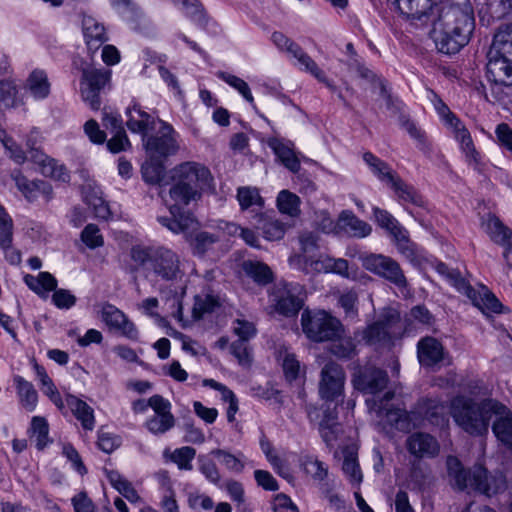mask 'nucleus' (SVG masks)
I'll use <instances>...</instances> for the list:
<instances>
[{
    "label": "nucleus",
    "instance_id": "obj_51",
    "mask_svg": "<svg viewBox=\"0 0 512 512\" xmlns=\"http://www.w3.org/2000/svg\"><path fill=\"white\" fill-rule=\"evenodd\" d=\"M175 426V417L172 413L153 415L145 422L147 430L154 435H162Z\"/></svg>",
    "mask_w": 512,
    "mask_h": 512
},
{
    "label": "nucleus",
    "instance_id": "obj_21",
    "mask_svg": "<svg viewBox=\"0 0 512 512\" xmlns=\"http://www.w3.org/2000/svg\"><path fill=\"white\" fill-rule=\"evenodd\" d=\"M444 347L434 337H424L417 344V357L423 367L432 368L444 359Z\"/></svg>",
    "mask_w": 512,
    "mask_h": 512
},
{
    "label": "nucleus",
    "instance_id": "obj_40",
    "mask_svg": "<svg viewBox=\"0 0 512 512\" xmlns=\"http://www.w3.org/2000/svg\"><path fill=\"white\" fill-rule=\"evenodd\" d=\"M339 426L337 413L327 409L319 423V433L327 446L332 447L338 439Z\"/></svg>",
    "mask_w": 512,
    "mask_h": 512
},
{
    "label": "nucleus",
    "instance_id": "obj_2",
    "mask_svg": "<svg viewBox=\"0 0 512 512\" xmlns=\"http://www.w3.org/2000/svg\"><path fill=\"white\" fill-rule=\"evenodd\" d=\"M172 181L169 196L172 204L169 211L179 206H188L201 199L202 193L213 186V176L208 167L195 161H186L170 170Z\"/></svg>",
    "mask_w": 512,
    "mask_h": 512
},
{
    "label": "nucleus",
    "instance_id": "obj_38",
    "mask_svg": "<svg viewBox=\"0 0 512 512\" xmlns=\"http://www.w3.org/2000/svg\"><path fill=\"white\" fill-rule=\"evenodd\" d=\"M436 270L441 275L446 276L451 284L462 294L466 295L471 301H476V290L461 276L456 270H451L444 263H439Z\"/></svg>",
    "mask_w": 512,
    "mask_h": 512
},
{
    "label": "nucleus",
    "instance_id": "obj_58",
    "mask_svg": "<svg viewBox=\"0 0 512 512\" xmlns=\"http://www.w3.org/2000/svg\"><path fill=\"white\" fill-rule=\"evenodd\" d=\"M483 293L480 294L476 291V301H472L474 305L487 309L494 313H501L503 309L502 303L496 298V296L488 291L485 287H482Z\"/></svg>",
    "mask_w": 512,
    "mask_h": 512
},
{
    "label": "nucleus",
    "instance_id": "obj_45",
    "mask_svg": "<svg viewBox=\"0 0 512 512\" xmlns=\"http://www.w3.org/2000/svg\"><path fill=\"white\" fill-rule=\"evenodd\" d=\"M333 342L329 348V352L340 360H350L357 355V346L355 340L350 336L341 335Z\"/></svg>",
    "mask_w": 512,
    "mask_h": 512
},
{
    "label": "nucleus",
    "instance_id": "obj_55",
    "mask_svg": "<svg viewBox=\"0 0 512 512\" xmlns=\"http://www.w3.org/2000/svg\"><path fill=\"white\" fill-rule=\"evenodd\" d=\"M393 241L399 253L403 255L407 260L410 262L418 261L419 253L417 245L410 240L407 230L393 239Z\"/></svg>",
    "mask_w": 512,
    "mask_h": 512
},
{
    "label": "nucleus",
    "instance_id": "obj_37",
    "mask_svg": "<svg viewBox=\"0 0 512 512\" xmlns=\"http://www.w3.org/2000/svg\"><path fill=\"white\" fill-rule=\"evenodd\" d=\"M26 88L37 100H42L50 94V83L45 71L35 69L26 81Z\"/></svg>",
    "mask_w": 512,
    "mask_h": 512
},
{
    "label": "nucleus",
    "instance_id": "obj_27",
    "mask_svg": "<svg viewBox=\"0 0 512 512\" xmlns=\"http://www.w3.org/2000/svg\"><path fill=\"white\" fill-rule=\"evenodd\" d=\"M363 161L369 167L371 173L388 187L397 179L398 173L392 167L371 152L363 154Z\"/></svg>",
    "mask_w": 512,
    "mask_h": 512
},
{
    "label": "nucleus",
    "instance_id": "obj_18",
    "mask_svg": "<svg viewBox=\"0 0 512 512\" xmlns=\"http://www.w3.org/2000/svg\"><path fill=\"white\" fill-rule=\"evenodd\" d=\"M408 452L417 458H433L439 454L440 445L437 439L424 432H415L406 440Z\"/></svg>",
    "mask_w": 512,
    "mask_h": 512
},
{
    "label": "nucleus",
    "instance_id": "obj_25",
    "mask_svg": "<svg viewBox=\"0 0 512 512\" xmlns=\"http://www.w3.org/2000/svg\"><path fill=\"white\" fill-rule=\"evenodd\" d=\"M82 30L87 48L92 52H96L108 40L103 24L91 16L83 17Z\"/></svg>",
    "mask_w": 512,
    "mask_h": 512
},
{
    "label": "nucleus",
    "instance_id": "obj_63",
    "mask_svg": "<svg viewBox=\"0 0 512 512\" xmlns=\"http://www.w3.org/2000/svg\"><path fill=\"white\" fill-rule=\"evenodd\" d=\"M198 463L199 470L205 476V478L211 483L219 486L221 476L214 461L205 455H200L198 457Z\"/></svg>",
    "mask_w": 512,
    "mask_h": 512
},
{
    "label": "nucleus",
    "instance_id": "obj_59",
    "mask_svg": "<svg viewBox=\"0 0 512 512\" xmlns=\"http://www.w3.org/2000/svg\"><path fill=\"white\" fill-rule=\"evenodd\" d=\"M428 92V99L433 104L436 112L438 115L445 120L446 124L448 125L452 121H456L458 118L444 103V101L441 99V97L432 89H427Z\"/></svg>",
    "mask_w": 512,
    "mask_h": 512
},
{
    "label": "nucleus",
    "instance_id": "obj_3",
    "mask_svg": "<svg viewBox=\"0 0 512 512\" xmlns=\"http://www.w3.org/2000/svg\"><path fill=\"white\" fill-rule=\"evenodd\" d=\"M130 257L137 267L156 279L174 282L184 275L179 255L167 247L135 245L130 250Z\"/></svg>",
    "mask_w": 512,
    "mask_h": 512
},
{
    "label": "nucleus",
    "instance_id": "obj_30",
    "mask_svg": "<svg viewBox=\"0 0 512 512\" xmlns=\"http://www.w3.org/2000/svg\"><path fill=\"white\" fill-rule=\"evenodd\" d=\"M66 403L71 409L73 415L81 422L83 429L93 430L95 427L94 410L85 401L78 397L68 394L66 396Z\"/></svg>",
    "mask_w": 512,
    "mask_h": 512
},
{
    "label": "nucleus",
    "instance_id": "obj_11",
    "mask_svg": "<svg viewBox=\"0 0 512 512\" xmlns=\"http://www.w3.org/2000/svg\"><path fill=\"white\" fill-rule=\"evenodd\" d=\"M160 128L154 135L143 136L144 147L151 159L166 160L169 156L176 154L179 150L178 133L172 125L160 121Z\"/></svg>",
    "mask_w": 512,
    "mask_h": 512
},
{
    "label": "nucleus",
    "instance_id": "obj_50",
    "mask_svg": "<svg viewBox=\"0 0 512 512\" xmlns=\"http://www.w3.org/2000/svg\"><path fill=\"white\" fill-rule=\"evenodd\" d=\"M244 272L258 284H267L272 281L271 269L259 261L247 260L243 262Z\"/></svg>",
    "mask_w": 512,
    "mask_h": 512
},
{
    "label": "nucleus",
    "instance_id": "obj_24",
    "mask_svg": "<svg viewBox=\"0 0 512 512\" xmlns=\"http://www.w3.org/2000/svg\"><path fill=\"white\" fill-rule=\"evenodd\" d=\"M185 206H179L174 213L170 211L171 217H158V221L164 227H167L173 233H183L188 236L189 231L196 228L197 220L191 213L181 212ZM189 237H187L188 239Z\"/></svg>",
    "mask_w": 512,
    "mask_h": 512
},
{
    "label": "nucleus",
    "instance_id": "obj_52",
    "mask_svg": "<svg viewBox=\"0 0 512 512\" xmlns=\"http://www.w3.org/2000/svg\"><path fill=\"white\" fill-rule=\"evenodd\" d=\"M216 75L219 79L236 89L253 108H256L251 90L243 79L223 71L217 72Z\"/></svg>",
    "mask_w": 512,
    "mask_h": 512
},
{
    "label": "nucleus",
    "instance_id": "obj_47",
    "mask_svg": "<svg viewBox=\"0 0 512 512\" xmlns=\"http://www.w3.org/2000/svg\"><path fill=\"white\" fill-rule=\"evenodd\" d=\"M162 159H151L149 157L141 167L143 180L151 185L161 184L165 175V166Z\"/></svg>",
    "mask_w": 512,
    "mask_h": 512
},
{
    "label": "nucleus",
    "instance_id": "obj_28",
    "mask_svg": "<svg viewBox=\"0 0 512 512\" xmlns=\"http://www.w3.org/2000/svg\"><path fill=\"white\" fill-rule=\"evenodd\" d=\"M503 411L499 410L493 413L496 417L492 426V431L497 439L506 447L512 450V413L502 404Z\"/></svg>",
    "mask_w": 512,
    "mask_h": 512
},
{
    "label": "nucleus",
    "instance_id": "obj_56",
    "mask_svg": "<svg viewBox=\"0 0 512 512\" xmlns=\"http://www.w3.org/2000/svg\"><path fill=\"white\" fill-rule=\"evenodd\" d=\"M425 417L430 424L444 427L448 424V417L446 415V407L443 403L429 400Z\"/></svg>",
    "mask_w": 512,
    "mask_h": 512
},
{
    "label": "nucleus",
    "instance_id": "obj_46",
    "mask_svg": "<svg viewBox=\"0 0 512 512\" xmlns=\"http://www.w3.org/2000/svg\"><path fill=\"white\" fill-rule=\"evenodd\" d=\"M373 215L376 223L381 228L385 229L393 239L406 231V229L398 222V220L385 209L374 207Z\"/></svg>",
    "mask_w": 512,
    "mask_h": 512
},
{
    "label": "nucleus",
    "instance_id": "obj_62",
    "mask_svg": "<svg viewBox=\"0 0 512 512\" xmlns=\"http://www.w3.org/2000/svg\"><path fill=\"white\" fill-rule=\"evenodd\" d=\"M16 85L7 79L0 80V109L15 106Z\"/></svg>",
    "mask_w": 512,
    "mask_h": 512
},
{
    "label": "nucleus",
    "instance_id": "obj_49",
    "mask_svg": "<svg viewBox=\"0 0 512 512\" xmlns=\"http://www.w3.org/2000/svg\"><path fill=\"white\" fill-rule=\"evenodd\" d=\"M344 460L342 470L351 483L360 484L362 482V472L358 463L357 453L353 448H346L343 451Z\"/></svg>",
    "mask_w": 512,
    "mask_h": 512
},
{
    "label": "nucleus",
    "instance_id": "obj_31",
    "mask_svg": "<svg viewBox=\"0 0 512 512\" xmlns=\"http://www.w3.org/2000/svg\"><path fill=\"white\" fill-rule=\"evenodd\" d=\"M19 403L27 412H33L38 403V393L33 384L17 375L13 378Z\"/></svg>",
    "mask_w": 512,
    "mask_h": 512
},
{
    "label": "nucleus",
    "instance_id": "obj_12",
    "mask_svg": "<svg viewBox=\"0 0 512 512\" xmlns=\"http://www.w3.org/2000/svg\"><path fill=\"white\" fill-rule=\"evenodd\" d=\"M345 371L343 367L333 360L324 364L320 372L318 392L325 402L342 401L345 385Z\"/></svg>",
    "mask_w": 512,
    "mask_h": 512
},
{
    "label": "nucleus",
    "instance_id": "obj_23",
    "mask_svg": "<svg viewBox=\"0 0 512 512\" xmlns=\"http://www.w3.org/2000/svg\"><path fill=\"white\" fill-rule=\"evenodd\" d=\"M268 145L285 168L292 173L300 171L301 163L292 142L272 138L268 141Z\"/></svg>",
    "mask_w": 512,
    "mask_h": 512
},
{
    "label": "nucleus",
    "instance_id": "obj_26",
    "mask_svg": "<svg viewBox=\"0 0 512 512\" xmlns=\"http://www.w3.org/2000/svg\"><path fill=\"white\" fill-rule=\"evenodd\" d=\"M126 114L128 116L126 125L131 132L145 136L149 129L154 128V118L144 111L140 104L133 103L127 108Z\"/></svg>",
    "mask_w": 512,
    "mask_h": 512
},
{
    "label": "nucleus",
    "instance_id": "obj_7",
    "mask_svg": "<svg viewBox=\"0 0 512 512\" xmlns=\"http://www.w3.org/2000/svg\"><path fill=\"white\" fill-rule=\"evenodd\" d=\"M43 140L41 132L36 128L26 135L25 145L29 160L38 166L40 173L45 177L64 183L68 182L70 180L68 169L64 164L44 153L41 149Z\"/></svg>",
    "mask_w": 512,
    "mask_h": 512
},
{
    "label": "nucleus",
    "instance_id": "obj_14",
    "mask_svg": "<svg viewBox=\"0 0 512 512\" xmlns=\"http://www.w3.org/2000/svg\"><path fill=\"white\" fill-rule=\"evenodd\" d=\"M301 294L302 287L299 284L286 283L274 288L271 301L279 314L292 317L297 315L303 307L304 300Z\"/></svg>",
    "mask_w": 512,
    "mask_h": 512
},
{
    "label": "nucleus",
    "instance_id": "obj_48",
    "mask_svg": "<svg viewBox=\"0 0 512 512\" xmlns=\"http://www.w3.org/2000/svg\"><path fill=\"white\" fill-rule=\"evenodd\" d=\"M485 231L493 242L498 245H505V242L509 240L512 235V230L505 226L502 221L494 216L490 215L485 223Z\"/></svg>",
    "mask_w": 512,
    "mask_h": 512
},
{
    "label": "nucleus",
    "instance_id": "obj_29",
    "mask_svg": "<svg viewBox=\"0 0 512 512\" xmlns=\"http://www.w3.org/2000/svg\"><path fill=\"white\" fill-rule=\"evenodd\" d=\"M254 225L262 231L263 237L269 241H277L284 237L286 225L278 219L265 216L262 212L253 215Z\"/></svg>",
    "mask_w": 512,
    "mask_h": 512
},
{
    "label": "nucleus",
    "instance_id": "obj_33",
    "mask_svg": "<svg viewBox=\"0 0 512 512\" xmlns=\"http://www.w3.org/2000/svg\"><path fill=\"white\" fill-rule=\"evenodd\" d=\"M178 5L182 13L197 27L205 29L208 25L207 17L202 5L198 0H171Z\"/></svg>",
    "mask_w": 512,
    "mask_h": 512
},
{
    "label": "nucleus",
    "instance_id": "obj_64",
    "mask_svg": "<svg viewBox=\"0 0 512 512\" xmlns=\"http://www.w3.org/2000/svg\"><path fill=\"white\" fill-rule=\"evenodd\" d=\"M101 320L106 324V326L111 330L118 322L124 320V316L126 314L110 303H105L100 311Z\"/></svg>",
    "mask_w": 512,
    "mask_h": 512
},
{
    "label": "nucleus",
    "instance_id": "obj_57",
    "mask_svg": "<svg viewBox=\"0 0 512 512\" xmlns=\"http://www.w3.org/2000/svg\"><path fill=\"white\" fill-rule=\"evenodd\" d=\"M13 242V220L0 205V248H5Z\"/></svg>",
    "mask_w": 512,
    "mask_h": 512
},
{
    "label": "nucleus",
    "instance_id": "obj_36",
    "mask_svg": "<svg viewBox=\"0 0 512 512\" xmlns=\"http://www.w3.org/2000/svg\"><path fill=\"white\" fill-rule=\"evenodd\" d=\"M237 200L242 211L251 209L254 215L261 212L264 206V199L261 197L259 190L255 187H239L237 189Z\"/></svg>",
    "mask_w": 512,
    "mask_h": 512
},
{
    "label": "nucleus",
    "instance_id": "obj_61",
    "mask_svg": "<svg viewBox=\"0 0 512 512\" xmlns=\"http://www.w3.org/2000/svg\"><path fill=\"white\" fill-rule=\"evenodd\" d=\"M211 454L220 460V463L224 465L228 470L240 473L244 468V463L236 455H233L222 449H215L211 451Z\"/></svg>",
    "mask_w": 512,
    "mask_h": 512
},
{
    "label": "nucleus",
    "instance_id": "obj_17",
    "mask_svg": "<svg viewBox=\"0 0 512 512\" xmlns=\"http://www.w3.org/2000/svg\"><path fill=\"white\" fill-rule=\"evenodd\" d=\"M9 177L18 191L30 202L36 200L40 195L46 199H50L52 196V187L46 181L29 180L18 169L13 170Z\"/></svg>",
    "mask_w": 512,
    "mask_h": 512
},
{
    "label": "nucleus",
    "instance_id": "obj_35",
    "mask_svg": "<svg viewBox=\"0 0 512 512\" xmlns=\"http://www.w3.org/2000/svg\"><path fill=\"white\" fill-rule=\"evenodd\" d=\"M394 192L397 200L402 205L406 203L413 204L415 206H423L424 201L422 196L412 186L407 184L400 176L389 186Z\"/></svg>",
    "mask_w": 512,
    "mask_h": 512
},
{
    "label": "nucleus",
    "instance_id": "obj_34",
    "mask_svg": "<svg viewBox=\"0 0 512 512\" xmlns=\"http://www.w3.org/2000/svg\"><path fill=\"white\" fill-rule=\"evenodd\" d=\"M291 265H301V269L306 273H329L331 257L328 255H319L317 258L306 255H296L289 259Z\"/></svg>",
    "mask_w": 512,
    "mask_h": 512
},
{
    "label": "nucleus",
    "instance_id": "obj_15",
    "mask_svg": "<svg viewBox=\"0 0 512 512\" xmlns=\"http://www.w3.org/2000/svg\"><path fill=\"white\" fill-rule=\"evenodd\" d=\"M387 372L372 365L360 366L353 374V385L365 394H376L384 390L388 384Z\"/></svg>",
    "mask_w": 512,
    "mask_h": 512
},
{
    "label": "nucleus",
    "instance_id": "obj_9",
    "mask_svg": "<svg viewBox=\"0 0 512 512\" xmlns=\"http://www.w3.org/2000/svg\"><path fill=\"white\" fill-rule=\"evenodd\" d=\"M360 260L365 270L385 279L401 291L407 289L408 280L395 259L383 254L369 253L362 255Z\"/></svg>",
    "mask_w": 512,
    "mask_h": 512
},
{
    "label": "nucleus",
    "instance_id": "obj_10",
    "mask_svg": "<svg viewBox=\"0 0 512 512\" xmlns=\"http://www.w3.org/2000/svg\"><path fill=\"white\" fill-rule=\"evenodd\" d=\"M400 314L393 308H385L378 320L363 331V339L369 345H386L400 331Z\"/></svg>",
    "mask_w": 512,
    "mask_h": 512
},
{
    "label": "nucleus",
    "instance_id": "obj_41",
    "mask_svg": "<svg viewBox=\"0 0 512 512\" xmlns=\"http://www.w3.org/2000/svg\"><path fill=\"white\" fill-rule=\"evenodd\" d=\"M105 474L111 486L129 502L136 503L140 500V497L131 482L123 477L118 471L106 470Z\"/></svg>",
    "mask_w": 512,
    "mask_h": 512
},
{
    "label": "nucleus",
    "instance_id": "obj_20",
    "mask_svg": "<svg viewBox=\"0 0 512 512\" xmlns=\"http://www.w3.org/2000/svg\"><path fill=\"white\" fill-rule=\"evenodd\" d=\"M286 52L291 58L297 61L299 68L316 78L319 82L329 84V80L325 72L317 65V63L302 49V47L291 40L289 42Z\"/></svg>",
    "mask_w": 512,
    "mask_h": 512
},
{
    "label": "nucleus",
    "instance_id": "obj_5",
    "mask_svg": "<svg viewBox=\"0 0 512 512\" xmlns=\"http://www.w3.org/2000/svg\"><path fill=\"white\" fill-rule=\"evenodd\" d=\"M446 466L453 485L460 491L471 489L491 496L505 487L502 476L489 475L487 469L481 465H474L471 469H465L456 456H448Z\"/></svg>",
    "mask_w": 512,
    "mask_h": 512
},
{
    "label": "nucleus",
    "instance_id": "obj_39",
    "mask_svg": "<svg viewBox=\"0 0 512 512\" xmlns=\"http://www.w3.org/2000/svg\"><path fill=\"white\" fill-rule=\"evenodd\" d=\"M24 282L29 289L40 296L57 288V280L49 272H40L37 276L27 274L24 277Z\"/></svg>",
    "mask_w": 512,
    "mask_h": 512
},
{
    "label": "nucleus",
    "instance_id": "obj_6",
    "mask_svg": "<svg viewBox=\"0 0 512 512\" xmlns=\"http://www.w3.org/2000/svg\"><path fill=\"white\" fill-rule=\"evenodd\" d=\"M301 326L305 336L315 343L336 340L345 333L341 321L325 310H304Z\"/></svg>",
    "mask_w": 512,
    "mask_h": 512
},
{
    "label": "nucleus",
    "instance_id": "obj_16",
    "mask_svg": "<svg viewBox=\"0 0 512 512\" xmlns=\"http://www.w3.org/2000/svg\"><path fill=\"white\" fill-rule=\"evenodd\" d=\"M394 398V392L387 391L382 398L367 400V404L375 411L377 417L386 419L387 423L402 430L409 425L408 414L405 410L389 406Z\"/></svg>",
    "mask_w": 512,
    "mask_h": 512
},
{
    "label": "nucleus",
    "instance_id": "obj_42",
    "mask_svg": "<svg viewBox=\"0 0 512 512\" xmlns=\"http://www.w3.org/2000/svg\"><path fill=\"white\" fill-rule=\"evenodd\" d=\"M277 208L280 213L296 218L300 215L301 199L289 190H281L276 199Z\"/></svg>",
    "mask_w": 512,
    "mask_h": 512
},
{
    "label": "nucleus",
    "instance_id": "obj_54",
    "mask_svg": "<svg viewBox=\"0 0 512 512\" xmlns=\"http://www.w3.org/2000/svg\"><path fill=\"white\" fill-rule=\"evenodd\" d=\"M31 431L33 433V437H35L36 447L39 450L44 449L49 440V425L47 420L44 417L34 416L31 420Z\"/></svg>",
    "mask_w": 512,
    "mask_h": 512
},
{
    "label": "nucleus",
    "instance_id": "obj_1",
    "mask_svg": "<svg viewBox=\"0 0 512 512\" xmlns=\"http://www.w3.org/2000/svg\"><path fill=\"white\" fill-rule=\"evenodd\" d=\"M432 34L439 51L455 54L470 41L475 28L473 7L469 0L444 3L434 10Z\"/></svg>",
    "mask_w": 512,
    "mask_h": 512
},
{
    "label": "nucleus",
    "instance_id": "obj_8",
    "mask_svg": "<svg viewBox=\"0 0 512 512\" xmlns=\"http://www.w3.org/2000/svg\"><path fill=\"white\" fill-rule=\"evenodd\" d=\"M74 65L81 71L80 94L82 100L92 109L99 110L101 106L100 93L109 84L111 79V70L97 69L86 63H81L78 67L77 61Z\"/></svg>",
    "mask_w": 512,
    "mask_h": 512
},
{
    "label": "nucleus",
    "instance_id": "obj_19",
    "mask_svg": "<svg viewBox=\"0 0 512 512\" xmlns=\"http://www.w3.org/2000/svg\"><path fill=\"white\" fill-rule=\"evenodd\" d=\"M487 78L496 85H512V59L488 54Z\"/></svg>",
    "mask_w": 512,
    "mask_h": 512
},
{
    "label": "nucleus",
    "instance_id": "obj_22",
    "mask_svg": "<svg viewBox=\"0 0 512 512\" xmlns=\"http://www.w3.org/2000/svg\"><path fill=\"white\" fill-rule=\"evenodd\" d=\"M371 226L359 219L352 211L344 210L337 220V233H342L349 237L364 238L370 235Z\"/></svg>",
    "mask_w": 512,
    "mask_h": 512
},
{
    "label": "nucleus",
    "instance_id": "obj_13",
    "mask_svg": "<svg viewBox=\"0 0 512 512\" xmlns=\"http://www.w3.org/2000/svg\"><path fill=\"white\" fill-rule=\"evenodd\" d=\"M405 19L416 27L430 25L437 5L433 0H387Z\"/></svg>",
    "mask_w": 512,
    "mask_h": 512
},
{
    "label": "nucleus",
    "instance_id": "obj_43",
    "mask_svg": "<svg viewBox=\"0 0 512 512\" xmlns=\"http://www.w3.org/2000/svg\"><path fill=\"white\" fill-rule=\"evenodd\" d=\"M300 465L314 481L323 482L328 476V466L314 455H303Z\"/></svg>",
    "mask_w": 512,
    "mask_h": 512
},
{
    "label": "nucleus",
    "instance_id": "obj_44",
    "mask_svg": "<svg viewBox=\"0 0 512 512\" xmlns=\"http://www.w3.org/2000/svg\"><path fill=\"white\" fill-rule=\"evenodd\" d=\"M219 240L217 234L207 231H199L188 238L192 252L196 256H204Z\"/></svg>",
    "mask_w": 512,
    "mask_h": 512
},
{
    "label": "nucleus",
    "instance_id": "obj_4",
    "mask_svg": "<svg viewBox=\"0 0 512 512\" xmlns=\"http://www.w3.org/2000/svg\"><path fill=\"white\" fill-rule=\"evenodd\" d=\"M499 410L503 411L502 404L492 399L476 402L465 396H456L450 404V414L456 424L476 436L488 432L493 413Z\"/></svg>",
    "mask_w": 512,
    "mask_h": 512
},
{
    "label": "nucleus",
    "instance_id": "obj_53",
    "mask_svg": "<svg viewBox=\"0 0 512 512\" xmlns=\"http://www.w3.org/2000/svg\"><path fill=\"white\" fill-rule=\"evenodd\" d=\"M196 456V450L190 446H183L175 449L169 460L177 465L180 470L190 471L193 469L192 461Z\"/></svg>",
    "mask_w": 512,
    "mask_h": 512
},
{
    "label": "nucleus",
    "instance_id": "obj_60",
    "mask_svg": "<svg viewBox=\"0 0 512 512\" xmlns=\"http://www.w3.org/2000/svg\"><path fill=\"white\" fill-rule=\"evenodd\" d=\"M81 240L90 249H96L104 245V239L97 225L88 224L81 232Z\"/></svg>",
    "mask_w": 512,
    "mask_h": 512
},
{
    "label": "nucleus",
    "instance_id": "obj_32",
    "mask_svg": "<svg viewBox=\"0 0 512 512\" xmlns=\"http://www.w3.org/2000/svg\"><path fill=\"white\" fill-rule=\"evenodd\" d=\"M489 55L512 59V23L499 27L494 35Z\"/></svg>",
    "mask_w": 512,
    "mask_h": 512
}]
</instances>
